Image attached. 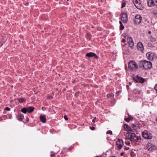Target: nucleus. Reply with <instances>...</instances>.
I'll use <instances>...</instances> for the list:
<instances>
[{
    "label": "nucleus",
    "mask_w": 157,
    "mask_h": 157,
    "mask_svg": "<svg viewBox=\"0 0 157 157\" xmlns=\"http://www.w3.org/2000/svg\"><path fill=\"white\" fill-rule=\"evenodd\" d=\"M140 67L143 68L144 69L147 70L152 67L151 63L148 61L144 60L140 61L139 64Z\"/></svg>",
    "instance_id": "1"
},
{
    "label": "nucleus",
    "mask_w": 157,
    "mask_h": 157,
    "mask_svg": "<svg viewBox=\"0 0 157 157\" xmlns=\"http://www.w3.org/2000/svg\"><path fill=\"white\" fill-rule=\"evenodd\" d=\"M126 137L128 140H130L131 141H137L138 140V137L133 133H127L126 134Z\"/></svg>",
    "instance_id": "2"
},
{
    "label": "nucleus",
    "mask_w": 157,
    "mask_h": 157,
    "mask_svg": "<svg viewBox=\"0 0 157 157\" xmlns=\"http://www.w3.org/2000/svg\"><path fill=\"white\" fill-rule=\"evenodd\" d=\"M138 67L137 65L134 61H131L128 63V68L131 70H135L138 68Z\"/></svg>",
    "instance_id": "3"
},
{
    "label": "nucleus",
    "mask_w": 157,
    "mask_h": 157,
    "mask_svg": "<svg viewBox=\"0 0 157 157\" xmlns=\"http://www.w3.org/2000/svg\"><path fill=\"white\" fill-rule=\"evenodd\" d=\"M147 3L149 7H157V0H148Z\"/></svg>",
    "instance_id": "4"
},
{
    "label": "nucleus",
    "mask_w": 157,
    "mask_h": 157,
    "mask_svg": "<svg viewBox=\"0 0 157 157\" xmlns=\"http://www.w3.org/2000/svg\"><path fill=\"white\" fill-rule=\"evenodd\" d=\"M133 2L134 5L138 9L142 10L143 8L140 0H133Z\"/></svg>",
    "instance_id": "5"
},
{
    "label": "nucleus",
    "mask_w": 157,
    "mask_h": 157,
    "mask_svg": "<svg viewBox=\"0 0 157 157\" xmlns=\"http://www.w3.org/2000/svg\"><path fill=\"white\" fill-rule=\"evenodd\" d=\"M127 40L129 46L131 49L132 50L134 48V43L132 38L130 36H128L127 38Z\"/></svg>",
    "instance_id": "6"
},
{
    "label": "nucleus",
    "mask_w": 157,
    "mask_h": 157,
    "mask_svg": "<svg viewBox=\"0 0 157 157\" xmlns=\"http://www.w3.org/2000/svg\"><path fill=\"white\" fill-rule=\"evenodd\" d=\"M142 17L140 15H136L134 19H133L134 23L136 25L140 24L142 21Z\"/></svg>",
    "instance_id": "7"
},
{
    "label": "nucleus",
    "mask_w": 157,
    "mask_h": 157,
    "mask_svg": "<svg viewBox=\"0 0 157 157\" xmlns=\"http://www.w3.org/2000/svg\"><path fill=\"white\" fill-rule=\"evenodd\" d=\"M133 79L137 82L143 83L145 81L144 79L138 75L136 76Z\"/></svg>",
    "instance_id": "8"
},
{
    "label": "nucleus",
    "mask_w": 157,
    "mask_h": 157,
    "mask_svg": "<svg viewBox=\"0 0 157 157\" xmlns=\"http://www.w3.org/2000/svg\"><path fill=\"white\" fill-rule=\"evenodd\" d=\"M121 19L124 23H126L128 21V17L126 13L123 12L121 15Z\"/></svg>",
    "instance_id": "9"
},
{
    "label": "nucleus",
    "mask_w": 157,
    "mask_h": 157,
    "mask_svg": "<svg viewBox=\"0 0 157 157\" xmlns=\"http://www.w3.org/2000/svg\"><path fill=\"white\" fill-rule=\"evenodd\" d=\"M146 56L147 59L150 60H153L154 59V54L151 52H148L147 53Z\"/></svg>",
    "instance_id": "10"
},
{
    "label": "nucleus",
    "mask_w": 157,
    "mask_h": 157,
    "mask_svg": "<svg viewBox=\"0 0 157 157\" xmlns=\"http://www.w3.org/2000/svg\"><path fill=\"white\" fill-rule=\"evenodd\" d=\"M142 136L145 139H151L152 136L148 132H142Z\"/></svg>",
    "instance_id": "11"
},
{
    "label": "nucleus",
    "mask_w": 157,
    "mask_h": 157,
    "mask_svg": "<svg viewBox=\"0 0 157 157\" xmlns=\"http://www.w3.org/2000/svg\"><path fill=\"white\" fill-rule=\"evenodd\" d=\"M123 144V142L121 140L119 139L116 142V145L119 150L121 149Z\"/></svg>",
    "instance_id": "12"
},
{
    "label": "nucleus",
    "mask_w": 157,
    "mask_h": 157,
    "mask_svg": "<svg viewBox=\"0 0 157 157\" xmlns=\"http://www.w3.org/2000/svg\"><path fill=\"white\" fill-rule=\"evenodd\" d=\"M137 46L138 50L141 52H143L144 49V48L142 43L141 42H139L137 43Z\"/></svg>",
    "instance_id": "13"
},
{
    "label": "nucleus",
    "mask_w": 157,
    "mask_h": 157,
    "mask_svg": "<svg viewBox=\"0 0 157 157\" xmlns=\"http://www.w3.org/2000/svg\"><path fill=\"white\" fill-rule=\"evenodd\" d=\"M146 147L148 150L150 151H152L154 150L155 148L154 146L150 143H148Z\"/></svg>",
    "instance_id": "14"
},
{
    "label": "nucleus",
    "mask_w": 157,
    "mask_h": 157,
    "mask_svg": "<svg viewBox=\"0 0 157 157\" xmlns=\"http://www.w3.org/2000/svg\"><path fill=\"white\" fill-rule=\"evenodd\" d=\"M86 56L88 57H92L94 56L97 59L98 58V57L97 56L95 53L91 52L86 53Z\"/></svg>",
    "instance_id": "15"
},
{
    "label": "nucleus",
    "mask_w": 157,
    "mask_h": 157,
    "mask_svg": "<svg viewBox=\"0 0 157 157\" xmlns=\"http://www.w3.org/2000/svg\"><path fill=\"white\" fill-rule=\"evenodd\" d=\"M40 121L43 123H45L46 122V118L45 115H41L40 117Z\"/></svg>",
    "instance_id": "16"
},
{
    "label": "nucleus",
    "mask_w": 157,
    "mask_h": 157,
    "mask_svg": "<svg viewBox=\"0 0 157 157\" xmlns=\"http://www.w3.org/2000/svg\"><path fill=\"white\" fill-rule=\"evenodd\" d=\"M124 129L126 131H131L132 130L129 126H128L127 124H125L124 125Z\"/></svg>",
    "instance_id": "17"
},
{
    "label": "nucleus",
    "mask_w": 157,
    "mask_h": 157,
    "mask_svg": "<svg viewBox=\"0 0 157 157\" xmlns=\"http://www.w3.org/2000/svg\"><path fill=\"white\" fill-rule=\"evenodd\" d=\"M27 109V112L29 113L32 112L34 110V108L32 106L28 107Z\"/></svg>",
    "instance_id": "18"
},
{
    "label": "nucleus",
    "mask_w": 157,
    "mask_h": 157,
    "mask_svg": "<svg viewBox=\"0 0 157 157\" xmlns=\"http://www.w3.org/2000/svg\"><path fill=\"white\" fill-rule=\"evenodd\" d=\"M24 116L23 114H21V113L19 114H18V120L19 121H21L24 118Z\"/></svg>",
    "instance_id": "19"
},
{
    "label": "nucleus",
    "mask_w": 157,
    "mask_h": 157,
    "mask_svg": "<svg viewBox=\"0 0 157 157\" xmlns=\"http://www.w3.org/2000/svg\"><path fill=\"white\" fill-rule=\"evenodd\" d=\"M123 50L124 52L125 53H129L131 52V51L128 48H124L123 49Z\"/></svg>",
    "instance_id": "20"
},
{
    "label": "nucleus",
    "mask_w": 157,
    "mask_h": 157,
    "mask_svg": "<svg viewBox=\"0 0 157 157\" xmlns=\"http://www.w3.org/2000/svg\"><path fill=\"white\" fill-rule=\"evenodd\" d=\"M18 101L20 103L25 102L26 99L24 98H21L18 99Z\"/></svg>",
    "instance_id": "21"
},
{
    "label": "nucleus",
    "mask_w": 157,
    "mask_h": 157,
    "mask_svg": "<svg viewBox=\"0 0 157 157\" xmlns=\"http://www.w3.org/2000/svg\"><path fill=\"white\" fill-rule=\"evenodd\" d=\"M86 36L87 39L90 40L91 37V35L90 33H87L86 34Z\"/></svg>",
    "instance_id": "22"
},
{
    "label": "nucleus",
    "mask_w": 157,
    "mask_h": 157,
    "mask_svg": "<svg viewBox=\"0 0 157 157\" xmlns=\"http://www.w3.org/2000/svg\"><path fill=\"white\" fill-rule=\"evenodd\" d=\"M21 111L24 113H26L27 112V109L25 108H23L21 109Z\"/></svg>",
    "instance_id": "23"
},
{
    "label": "nucleus",
    "mask_w": 157,
    "mask_h": 157,
    "mask_svg": "<svg viewBox=\"0 0 157 157\" xmlns=\"http://www.w3.org/2000/svg\"><path fill=\"white\" fill-rule=\"evenodd\" d=\"M133 92L135 94H139L140 93V91L136 89H135L134 90H133Z\"/></svg>",
    "instance_id": "24"
},
{
    "label": "nucleus",
    "mask_w": 157,
    "mask_h": 157,
    "mask_svg": "<svg viewBox=\"0 0 157 157\" xmlns=\"http://www.w3.org/2000/svg\"><path fill=\"white\" fill-rule=\"evenodd\" d=\"M114 95L113 94H108L107 95V97L108 98L109 97H113Z\"/></svg>",
    "instance_id": "25"
},
{
    "label": "nucleus",
    "mask_w": 157,
    "mask_h": 157,
    "mask_svg": "<svg viewBox=\"0 0 157 157\" xmlns=\"http://www.w3.org/2000/svg\"><path fill=\"white\" fill-rule=\"evenodd\" d=\"M107 134H109L110 135H112V132L110 130H109L108 131L106 132Z\"/></svg>",
    "instance_id": "26"
},
{
    "label": "nucleus",
    "mask_w": 157,
    "mask_h": 157,
    "mask_svg": "<svg viewBox=\"0 0 157 157\" xmlns=\"http://www.w3.org/2000/svg\"><path fill=\"white\" fill-rule=\"evenodd\" d=\"M124 28V26L122 25V24H121V25H120V30H122Z\"/></svg>",
    "instance_id": "27"
},
{
    "label": "nucleus",
    "mask_w": 157,
    "mask_h": 157,
    "mask_svg": "<svg viewBox=\"0 0 157 157\" xmlns=\"http://www.w3.org/2000/svg\"><path fill=\"white\" fill-rule=\"evenodd\" d=\"M121 91H119L118 92H117L116 93V94L117 95V96H118L120 94L121 92Z\"/></svg>",
    "instance_id": "28"
},
{
    "label": "nucleus",
    "mask_w": 157,
    "mask_h": 157,
    "mask_svg": "<svg viewBox=\"0 0 157 157\" xmlns=\"http://www.w3.org/2000/svg\"><path fill=\"white\" fill-rule=\"evenodd\" d=\"M125 143L126 144L128 145H129L130 144V142L128 141H126L125 142Z\"/></svg>",
    "instance_id": "29"
},
{
    "label": "nucleus",
    "mask_w": 157,
    "mask_h": 157,
    "mask_svg": "<svg viewBox=\"0 0 157 157\" xmlns=\"http://www.w3.org/2000/svg\"><path fill=\"white\" fill-rule=\"evenodd\" d=\"M5 110H7V111H10V108H9V107H7L6 108H5V109H4Z\"/></svg>",
    "instance_id": "30"
},
{
    "label": "nucleus",
    "mask_w": 157,
    "mask_h": 157,
    "mask_svg": "<svg viewBox=\"0 0 157 157\" xmlns=\"http://www.w3.org/2000/svg\"><path fill=\"white\" fill-rule=\"evenodd\" d=\"M125 3H124V2H123L122 3V7H121L122 8H123L125 6Z\"/></svg>",
    "instance_id": "31"
},
{
    "label": "nucleus",
    "mask_w": 157,
    "mask_h": 157,
    "mask_svg": "<svg viewBox=\"0 0 157 157\" xmlns=\"http://www.w3.org/2000/svg\"><path fill=\"white\" fill-rule=\"evenodd\" d=\"M64 119L66 120H67L68 119V117H67V115H65L64 116Z\"/></svg>",
    "instance_id": "32"
},
{
    "label": "nucleus",
    "mask_w": 157,
    "mask_h": 157,
    "mask_svg": "<svg viewBox=\"0 0 157 157\" xmlns=\"http://www.w3.org/2000/svg\"><path fill=\"white\" fill-rule=\"evenodd\" d=\"M90 128L92 130H94L95 129V128L94 127H90Z\"/></svg>",
    "instance_id": "33"
},
{
    "label": "nucleus",
    "mask_w": 157,
    "mask_h": 157,
    "mask_svg": "<svg viewBox=\"0 0 157 157\" xmlns=\"http://www.w3.org/2000/svg\"><path fill=\"white\" fill-rule=\"evenodd\" d=\"M155 89L156 90L157 93V84L155 85Z\"/></svg>",
    "instance_id": "34"
},
{
    "label": "nucleus",
    "mask_w": 157,
    "mask_h": 157,
    "mask_svg": "<svg viewBox=\"0 0 157 157\" xmlns=\"http://www.w3.org/2000/svg\"><path fill=\"white\" fill-rule=\"evenodd\" d=\"M125 120L127 122H129V119L128 118H125Z\"/></svg>",
    "instance_id": "35"
},
{
    "label": "nucleus",
    "mask_w": 157,
    "mask_h": 157,
    "mask_svg": "<svg viewBox=\"0 0 157 157\" xmlns=\"http://www.w3.org/2000/svg\"><path fill=\"white\" fill-rule=\"evenodd\" d=\"M122 42H123V43H124L126 41V40L125 39H123L122 40Z\"/></svg>",
    "instance_id": "36"
},
{
    "label": "nucleus",
    "mask_w": 157,
    "mask_h": 157,
    "mask_svg": "<svg viewBox=\"0 0 157 157\" xmlns=\"http://www.w3.org/2000/svg\"><path fill=\"white\" fill-rule=\"evenodd\" d=\"M52 96H49L48 97V98L49 99H52Z\"/></svg>",
    "instance_id": "37"
},
{
    "label": "nucleus",
    "mask_w": 157,
    "mask_h": 157,
    "mask_svg": "<svg viewBox=\"0 0 157 157\" xmlns=\"http://www.w3.org/2000/svg\"><path fill=\"white\" fill-rule=\"evenodd\" d=\"M151 41H155V40L154 38H152L151 39Z\"/></svg>",
    "instance_id": "38"
},
{
    "label": "nucleus",
    "mask_w": 157,
    "mask_h": 157,
    "mask_svg": "<svg viewBox=\"0 0 157 157\" xmlns=\"http://www.w3.org/2000/svg\"><path fill=\"white\" fill-rule=\"evenodd\" d=\"M55 156V155H54L53 154H52L51 155V157H53V156Z\"/></svg>",
    "instance_id": "39"
},
{
    "label": "nucleus",
    "mask_w": 157,
    "mask_h": 157,
    "mask_svg": "<svg viewBox=\"0 0 157 157\" xmlns=\"http://www.w3.org/2000/svg\"><path fill=\"white\" fill-rule=\"evenodd\" d=\"M151 33V31H149L148 32V33L149 34H150Z\"/></svg>",
    "instance_id": "40"
},
{
    "label": "nucleus",
    "mask_w": 157,
    "mask_h": 157,
    "mask_svg": "<svg viewBox=\"0 0 157 157\" xmlns=\"http://www.w3.org/2000/svg\"><path fill=\"white\" fill-rule=\"evenodd\" d=\"M92 122L94 123V119L92 120Z\"/></svg>",
    "instance_id": "41"
},
{
    "label": "nucleus",
    "mask_w": 157,
    "mask_h": 157,
    "mask_svg": "<svg viewBox=\"0 0 157 157\" xmlns=\"http://www.w3.org/2000/svg\"><path fill=\"white\" fill-rule=\"evenodd\" d=\"M109 157H116V156H109Z\"/></svg>",
    "instance_id": "42"
},
{
    "label": "nucleus",
    "mask_w": 157,
    "mask_h": 157,
    "mask_svg": "<svg viewBox=\"0 0 157 157\" xmlns=\"http://www.w3.org/2000/svg\"><path fill=\"white\" fill-rule=\"evenodd\" d=\"M128 149H129V147H127V148H125V149L126 150H128Z\"/></svg>",
    "instance_id": "43"
},
{
    "label": "nucleus",
    "mask_w": 157,
    "mask_h": 157,
    "mask_svg": "<svg viewBox=\"0 0 157 157\" xmlns=\"http://www.w3.org/2000/svg\"><path fill=\"white\" fill-rule=\"evenodd\" d=\"M119 23H120V24H121H121H122V23H121V21H119Z\"/></svg>",
    "instance_id": "44"
},
{
    "label": "nucleus",
    "mask_w": 157,
    "mask_h": 157,
    "mask_svg": "<svg viewBox=\"0 0 157 157\" xmlns=\"http://www.w3.org/2000/svg\"><path fill=\"white\" fill-rule=\"evenodd\" d=\"M123 155V153H121V155Z\"/></svg>",
    "instance_id": "45"
},
{
    "label": "nucleus",
    "mask_w": 157,
    "mask_h": 157,
    "mask_svg": "<svg viewBox=\"0 0 157 157\" xmlns=\"http://www.w3.org/2000/svg\"><path fill=\"white\" fill-rule=\"evenodd\" d=\"M69 0H67V1H68Z\"/></svg>",
    "instance_id": "46"
}]
</instances>
